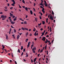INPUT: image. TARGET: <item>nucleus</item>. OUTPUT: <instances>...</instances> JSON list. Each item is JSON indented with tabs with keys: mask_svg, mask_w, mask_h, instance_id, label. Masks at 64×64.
Returning <instances> with one entry per match:
<instances>
[{
	"mask_svg": "<svg viewBox=\"0 0 64 64\" xmlns=\"http://www.w3.org/2000/svg\"><path fill=\"white\" fill-rule=\"evenodd\" d=\"M26 36L27 37V35H28V32H26Z\"/></svg>",
	"mask_w": 64,
	"mask_h": 64,
	"instance_id": "dca6fc26",
	"label": "nucleus"
},
{
	"mask_svg": "<svg viewBox=\"0 0 64 64\" xmlns=\"http://www.w3.org/2000/svg\"><path fill=\"white\" fill-rule=\"evenodd\" d=\"M18 52L20 53V50L19 49H18Z\"/></svg>",
	"mask_w": 64,
	"mask_h": 64,
	"instance_id": "cd10ccee",
	"label": "nucleus"
},
{
	"mask_svg": "<svg viewBox=\"0 0 64 64\" xmlns=\"http://www.w3.org/2000/svg\"><path fill=\"white\" fill-rule=\"evenodd\" d=\"M5 9H7V8H8V7H7V6H6L4 7Z\"/></svg>",
	"mask_w": 64,
	"mask_h": 64,
	"instance_id": "c756f323",
	"label": "nucleus"
},
{
	"mask_svg": "<svg viewBox=\"0 0 64 64\" xmlns=\"http://www.w3.org/2000/svg\"><path fill=\"white\" fill-rule=\"evenodd\" d=\"M30 43H31V42H29L28 43V45H30Z\"/></svg>",
	"mask_w": 64,
	"mask_h": 64,
	"instance_id": "7c9ffc66",
	"label": "nucleus"
},
{
	"mask_svg": "<svg viewBox=\"0 0 64 64\" xmlns=\"http://www.w3.org/2000/svg\"><path fill=\"white\" fill-rule=\"evenodd\" d=\"M10 17H12L13 15L12 14H11V13H10Z\"/></svg>",
	"mask_w": 64,
	"mask_h": 64,
	"instance_id": "0eeeda50",
	"label": "nucleus"
},
{
	"mask_svg": "<svg viewBox=\"0 0 64 64\" xmlns=\"http://www.w3.org/2000/svg\"><path fill=\"white\" fill-rule=\"evenodd\" d=\"M15 2H13V4H14H14H15Z\"/></svg>",
	"mask_w": 64,
	"mask_h": 64,
	"instance_id": "49530a36",
	"label": "nucleus"
},
{
	"mask_svg": "<svg viewBox=\"0 0 64 64\" xmlns=\"http://www.w3.org/2000/svg\"><path fill=\"white\" fill-rule=\"evenodd\" d=\"M10 20L11 22V21H12V20L11 19H10Z\"/></svg>",
	"mask_w": 64,
	"mask_h": 64,
	"instance_id": "4d7b16f0",
	"label": "nucleus"
},
{
	"mask_svg": "<svg viewBox=\"0 0 64 64\" xmlns=\"http://www.w3.org/2000/svg\"><path fill=\"white\" fill-rule=\"evenodd\" d=\"M22 2L23 3H25V1L24 0H22Z\"/></svg>",
	"mask_w": 64,
	"mask_h": 64,
	"instance_id": "c85d7f7f",
	"label": "nucleus"
},
{
	"mask_svg": "<svg viewBox=\"0 0 64 64\" xmlns=\"http://www.w3.org/2000/svg\"><path fill=\"white\" fill-rule=\"evenodd\" d=\"M46 48H47V44H46V46H45V49L46 50Z\"/></svg>",
	"mask_w": 64,
	"mask_h": 64,
	"instance_id": "393cba45",
	"label": "nucleus"
},
{
	"mask_svg": "<svg viewBox=\"0 0 64 64\" xmlns=\"http://www.w3.org/2000/svg\"><path fill=\"white\" fill-rule=\"evenodd\" d=\"M11 30H12V29L11 28H10V31L11 32Z\"/></svg>",
	"mask_w": 64,
	"mask_h": 64,
	"instance_id": "3c124183",
	"label": "nucleus"
},
{
	"mask_svg": "<svg viewBox=\"0 0 64 64\" xmlns=\"http://www.w3.org/2000/svg\"><path fill=\"white\" fill-rule=\"evenodd\" d=\"M43 49H42L40 50V52L41 53H42V52H43Z\"/></svg>",
	"mask_w": 64,
	"mask_h": 64,
	"instance_id": "ddd939ff",
	"label": "nucleus"
},
{
	"mask_svg": "<svg viewBox=\"0 0 64 64\" xmlns=\"http://www.w3.org/2000/svg\"><path fill=\"white\" fill-rule=\"evenodd\" d=\"M28 38H27L26 39V42H27V41H28Z\"/></svg>",
	"mask_w": 64,
	"mask_h": 64,
	"instance_id": "b1692460",
	"label": "nucleus"
},
{
	"mask_svg": "<svg viewBox=\"0 0 64 64\" xmlns=\"http://www.w3.org/2000/svg\"><path fill=\"white\" fill-rule=\"evenodd\" d=\"M24 24H27V22L25 21L24 22Z\"/></svg>",
	"mask_w": 64,
	"mask_h": 64,
	"instance_id": "bb28decb",
	"label": "nucleus"
},
{
	"mask_svg": "<svg viewBox=\"0 0 64 64\" xmlns=\"http://www.w3.org/2000/svg\"><path fill=\"white\" fill-rule=\"evenodd\" d=\"M40 8H42V9H44V8L43 7H42V6H40Z\"/></svg>",
	"mask_w": 64,
	"mask_h": 64,
	"instance_id": "e433bc0d",
	"label": "nucleus"
},
{
	"mask_svg": "<svg viewBox=\"0 0 64 64\" xmlns=\"http://www.w3.org/2000/svg\"><path fill=\"white\" fill-rule=\"evenodd\" d=\"M3 12H0V14H3Z\"/></svg>",
	"mask_w": 64,
	"mask_h": 64,
	"instance_id": "13d9d810",
	"label": "nucleus"
},
{
	"mask_svg": "<svg viewBox=\"0 0 64 64\" xmlns=\"http://www.w3.org/2000/svg\"><path fill=\"white\" fill-rule=\"evenodd\" d=\"M6 18H7V16H4V19H6Z\"/></svg>",
	"mask_w": 64,
	"mask_h": 64,
	"instance_id": "4468645a",
	"label": "nucleus"
},
{
	"mask_svg": "<svg viewBox=\"0 0 64 64\" xmlns=\"http://www.w3.org/2000/svg\"><path fill=\"white\" fill-rule=\"evenodd\" d=\"M43 30V28H41L40 29V30L41 31H42Z\"/></svg>",
	"mask_w": 64,
	"mask_h": 64,
	"instance_id": "e2e57ef3",
	"label": "nucleus"
},
{
	"mask_svg": "<svg viewBox=\"0 0 64 64\" xmlns=\"http://www.w3.org/2000/svg\"><path fill=\"white\" fill-rule=\"evenodd\" d=\"M11 28H14V27H13V26H12V25L11 26Z\"/></svg>",
	"mask_w": 64,
	"mask_h": 64,
	"instance_id": "8fccbe9b",
	"label": "nucleus"
},
{
	"mask_svg": "<svg viewBox=\"0 0 64 64\" xmlns=\"http://www.w3.org/2000/svg\"><path fill=\"white\" fill-rule=\"evenodd\" d=\"M41 24H42V23H40V24H38V25L39 26H40V25H41Z\"/></svg>",
	"mask_w": 64,
	"mask_h": 64,
	"instance_id": "a878e982",
	"label": "nucleus"
},
{
	"mask_svg": "<svg viewBox=\"0 0 64 64\" xmlns=\"http://www.w3.org/2000/svg\"><path fill=\"white\" fill-rule=\"evenodd\" d=\"M52 15H53V14H54V12H53V10H52Z\"/></svg>",
	"mask_w": 64,
	"mask_h": 64,
	"instance_id": "1a4fd4ad",
	"label": "nucleus"
},
{
	"mask_svg": "<svg viewBox=\"0 0 64 64\" xmlns=\"http://www.w3.org/2000/svg\"><path fill=\"white\" fill-rule=\"evenodd\" d=\"M36 59H37V58H36L34 60V62H36Z\"/></svg>",
	"mask_w": 64,
	"mask_h": 64,
	"instance_id": "20e7f679",
	"label": "nucleus"
},
{
	"mask_svg": "<svg viewBox=\"0 0 64 64\" xmlns=\"http://www.w3.org/2000/svg\"><path fill=\"white\" fill-rule=\"evenodd\" d=\"M48 40L47 39H46V41H45L44 42L45 43H46V44L47 43V42H48Z\"/></svg>",
	"mask_w": 64,
	"mask_h": 64,
	"instance_id": "7ed1b4c3",
	"label": "nucleus"
},
{
	"mask_svg": "<svg viewBox=\"0 0 64 64\" xmlns=\"http://www.w3.org/2000/svg\"><path fill=\"white\" fill-rule=\"evenodd\" d=\"M26 57H28V55L27 54V52L26 53Z\"/></svg>",
	"mask_w": 64,
	"mask_h": 64,
	"instance_id": "4be33fe9",
	"label": "nucleus"
},
{
	"mask_svg": "<svg viewBox=\"0 0 64 64\" xmlns=\"http://www.w3.org/2000/svg\"><path fill=\"white\" fill-rule=\"evenodd\" d=\"M46 16H48V14L47 13H46V14L45 15Z\"/></svg>",
	"mask_w": 64,
	"mask_h": 64,
	"instance_id": "680f3d73",
	"label": "nucleus"
},
{
	"mask_svg": "<svg viewBox=\"0 0 64 64\" xmlns=\"http://www.w3.org/2000/svg\"><path fill=\"white\" fill-rule=\"evenodd\" d=\"M17 39H18L19 37H20V36H19V35H18L17 36Z\"/></svg>",
	"mask_w": 64,
	"mask_h": 64,
	"instance_id": "9b49d317",
	"label": "nucleus"
},
{
	"mask_svg": "<svg viewBox=\"0 0 64 64\" xmlns=\"http://www.w3.org/2000/svg\"><path fill=\"white\" fill-rule=\"evenodd\" d=\"M25 52V48H24L23 50V52Z\"/></svg>",
	"mask_w": 64,
	"mask_h": 64,
	"instance_id": "58836bf2",
	"label": "nucleus"
},
{
	"mask_svg": "<svg viewBox=\"0 0 64 64\" xmlns=\"http://www.w3.org/2000/svg\"><path fill=\"white\" fill-rule=\"evenodd\" d=\"M42 35H44V33H43V32H42Z\"/></svg>",
	"mask_w": 64,
	"mask_h": 64,
	"instance_id": "69168bd1",
	"label": "nucleus"
},
{
	"mask_svg": "<svg viewBox=\"0 0 64 64\" xmlns=\"http://www.w3.org/2000/svg\"><path fill=\"white\" fill-rule=\"evenodd\" d=\"M12 0V2H15V1L14 0Z\"/></svg>",
	"mask_w": 64,
	"mask_h": 64,
	"instance_id": "c03bdc74",
	"label": "nucleus"
},
{
	"mask_svg": "<svg viewBox=\"0 0 64 64\" xmlns=\"http://www.w3.org/2000/svg\"><path fill=\"white\" fill-rule=\"evenodd\" d=\"M53 41H54V40H52V43L53 42Z\"/></svg>",
	"mask_w": 64,
	"mask_h": 64,
	"instance_id": "0e129e2a",
	"label": "nucleus"
},
{
	"mask_svg": "<svg viewBox=\"0 0 64 64\" xmlns=\"http://www.w3.org/2000/svg\"><path fill=\"white\" fill-rule=\"evenodd\" d=\"M24 30H27L28 31V29L27 28H24Z\"/></svg>",
	"mask_w": 64,
	"mask_h": 64,
	"instance_id": "412c9836",
	"label": "nucleus"
},
{
	"mask_svg": "<svg viewBox=\"0 0 64 64\" xmlns=\"http://www.w3.org/2000/svg\"><path fill=\"white\" fill-rule=\"evenodd\" d=\"M11 23L12 25H14V24H15V22H13V21L11 22Z\"/></svg>",
	"mask_w": 64,
	"mask_h": 64,
	"instance_id": "f03ea898",
	"label": "nucleus"
},
{
	"mask_svg": "<svg viewBox=\"0 0 64 64\" xmlns=\"http://www.w3.org/2000/svg\"><path fill=\"white\" fill-rule=\"evenodd\" d=\"M30 12L31 14L32 15L33 14V12L32 10H30Z\"/></svg>",
	"mask_w": 64,
	"mask_h": 64,
	"instance_id": "9d476101",
	"label": "nucleus"
},
{
	"mask_svg": "<svg viewBox=\"0 0 64 64\" xmlns=\"http://www.w3.org/2000/svg\"><path fill=\"white\" fill-rule=\"evenodd\" d=\"M15 17V16H12V18H14Z\"/></svg>",
	"mask_w": 64,
	"mask_h": 64,
	"instance_id": "72a5a7b5",
	"label": "nucleus"
},
{
	"mask_svg": "<svg viewBox=\"0 0 64 64\" xmlns=\"http://www.w3.org/2000/svg\"><path fill=\"white\" fill-rule=\"evenodd\" d=\"M44 8H43L42 10V12H43L44 14V13H45V11H44Z\"/></svg>",
	"mask_w": 64,
	"mask_h": 64,
	"instance_id": "f257e3e1",
	"label": "nucleus"
},
{
	"mask_svg": "<svg viewBox=\"0 0 64 64\" xmlns=\"http://www.w3.org/2000/svg\"><path fill=\"white\" fill-rule=\"evenodd\" d=\"M4 16L3 15H1V18H4Z\"/></svg>",
	"mask_w": 64,
	"mask_h": 64,
	"instance_id": "f3484780",
	"label": "nucleus"
},
{
	"mask_svg": "<svg viewBox=\"0 0 64 64\" xmlns=\"http://www.w3.org/2000/svg\"><path fill=\"white\" fill-rule=\"evenodd\" d=\"M14 33H16V30H15V29L14 28Z\"/></svg>",
	"mask_w": 64,
	"mask_h": 64,
	"instance_id": "f8f14e48",
	"label": "nucleus"
},
{
	"mask_svg": "<svg viewBox=\"0 0 64 64\" xmlns=\"http://www.w3.org/2000/svg\"><path fill=\"white\" fill-rule=\"evenodd\" d=\"M6 39H7V40H8V36L6 37Z\"/></svg>",
	"mask_w": 64,
	"mask_h": 64,
	"instance_id": "79ce46f5",
	"label": "nucleus"
},
{
	"mask_svg": "<svg viewBox=\"0 0 64 64\" xmlns=\"http://www.w3.org/2000/svg\"><path fill=\"white\" fill-rule=\"evenodd\" d=\"M45 37H43L42 38H43V39L44 40V41H45Z\"/></svg>",
	"mask_w": 64,
	"mask_h": 64,
	"instance_id": "39448f33",
	"label": "nucleus"
},
{
	"mask_svg": "<svg viewBox=\"0 0 64 64\" xmlns=\"http://www.w3.org/2000/svg\"><path fill=\"white\" fill-rule=\"evenodd\" d=\"M50 44H51V42H50V43H48V45H50Z\"/></svg>",
	"mask_w": 64,
	"mask_h": 64,
	"instance_id": "6e6d98bb",
	"label": "nucleus"
},
{
	"mask_svg": "<svg viewBox=\"0 0 64 64\" xmlns=\"http://www.w3.org/2000/svg\"><path fill=\"white\" fill-rule=\"evenodd\" d=\"M22 33H20L19 34L20 35H21V34H22Z\"/></svg>",
	"mask_w": 64,
	"mask_h": 64,
	"instance_id": "bf43d9fd",
	"label": "nucleus"
},
{
	"mask_svg": "<svg viewBox=\"0 0 64 64\" xmlns=\"http://www.w3.org/2000/svg\"><path fill=\"white\" fill-rule=\"evenodd\" d=\"M32 51V52H33V53H35V50H33Z\"/></svg>",
	"mask_w": 64,
	"mask_h": 64,
	"instance_id": "a19ab883",
	"label": "nucleus"
},
{
	"mask_svg": "<svg viewBox=\"0 0 64 64\" xmlns=\"http://www.w3.org/2000/svg\"><path fill=\"white\" fill-rule=\"evenodd\" d=\"M15 63H16V64H17V62H16V61H15Z\"/></svg>",
	"mask_w": 64,
	"mask_h": 64,
	"instance_id": "774afa93",
	"label": "nucleus"
},
{
	"mask_svg": "<svg viewBox=\"0 0 64 64\" xmlns=\"http://www.w3.org/2000/svg\"><path fill=\"white\" fill-rule=\"evenodd\" d=\"M2 47L3 49H4V48H5V46H4V45H2Z\"/></svg>",
	"mask_w": 64,
	"mask_h": 64,
	"instance_id": "a211bd4d",
	"label": "nucleus"
},
{
	"mask_svg": "<svg viewBox=\"0 0 64 64\" xmlns=\"http://www.w3.org/2000/svg\"><path fill=\"white\" fill-rule=\"evenodd\" d=\"M11 5L12 6H15V5H14V4H12Z\"/></svg>",
	"mask_w": 64,
	"mask_h": 64,
	"instance_id": "4c0bfd02",
	"label": "nucleus"
},
{
	"mask_svg": "<svg viewBox=\"0 0 64 64\" xmlns=\"http://www.w3.org/2000/svg\"><path fill=\"white\" fill-rule=\"evenodd\" d=\"M4 11H8V10L4 9Z\"/></svg>",
	"mask_w": 64,
	"mask_h": 64,
	"instance_id": "a18cd8bd",
	"label": "nucleus"
},
{
	"mask_svg": "<svg viewBox=\"0 0 64 64\" xmlns=\"http://www.w3.org/2000/svg\"><path fill=\"white\" fill-rule=\"evenodd\" d=\"M54 16L53 17V16H52L51 17V19H54Z\"/></svg>",
	"mask_w": 64,
	"mask_h": 64,
	"instance_id": "473e14b6",
	"label": "nucleus"
},
{
	"mask_svg": "<svg viewBox=\"0 0 64 64\" xmlns=\"http://www.w3.org/2000/svg\"><path fill=\"white\" fill-rule=\"evenodd\" d=\"M4 50L6 52H7V50H6V49H4Z\"/></svg>",
	"mask_w": 64,
	"mask_h": 64,
	"instance_id": "603ef678",
	"label": "nucleus"
},
{
	"mask_svg": "<svg viewBox=\"0 0 64 64\" xmlns=\"http://www.w3.org/2000/svg\"><path fill=\"white\" fill-rule=\"evenodd\" d=\"M46 52L47 55H48V50L46 51Z\"/></svg>",
	"mask_w": 64,
	"mask_h": 64,
	"instance_id": "f704fd0d",
	"label": "nucleus"
},
{
	"mask_svg": "<svg viewBox=\"0 0 64 64\" xmlns=\"http://www.w3.org/2000/svg\"><path fill=\"white\" fill-rule=\"evenodd\" d=\"M30 36H32V34H30Z\"/></svg>",
	"mask_w": 64,
	"mask_h": 64,
	"instance_id": "338daca9",
	"label": "nucleus"
},
{
	"mask_svg": "<svg viewBox=\"0 0 64 64\" xmlns=\"http://www.w3.org/2000/svg\"><path fill=\"white\" fill-rule=\"evenodd\" d=\"M30 46V45L28 44L27 45V48H29Z\"/></svg>",
	"mask_w": 64,
	"mask_h": 64,
	"instance_id": "2f4dec72",
	"label": "nucleus"
},
{
	"mask_svg": "<svg viewBox=\"0 0 64 64\" xmlns=\"http://www.w3.org/2000/svg\"><path fill=\"white\" fill-rule=\"evenodd\" d=\"M53 34V33L52 32L51 33H50V35H52V34Z\"/></svg>",
	"mask_w": 64,
	"mask_h": 64,
	"instance_id": "09e8293b",
	"label": "nucleus"
},
{
	"mask_svg": "<svg viewBox=\"0 0 64 64\" xmlns=\"http://www.w3.org/2000/svg\"><path fill=\"white\" fill-rule=\"evenodd\" d=\"M36 30V29L35 28H34V29L33 30V31H34V32H35V31Z\"/></svg>",
	"mask_w": 64,
	"mask_h": 64,
	"instance_id": "6ab92c4d",
	"label": "nucleus"
},
{
	"mask_svg": "<svg viewBox=\"0 0 64 64\" xmlns=\"http://www.w3.org/2000/svg\"><path fill=\"white\" fill-rule=\"evenodd\" d=\"M50 17V14H49L48 16V18H49Z\"/></svg>",
	"mask_w": 64,
	"mask_h": 64,
	"instance_id": "de8ad7c7",
	"label": "nucleus"
},
{
	"mask_svg": "<svg viewBox=\"0 0 64 64\" xmlns=\"http://www.w3.org/2000/svg\"><path fill=\"white\" fill-rule=\"evenodd\" d=\"M22 30H25V28H22Z\"/></svg>",
	"mask_w": 64,
	"mask_h": 64,
	"instance_id": "aec40b11",
	"label": "nucleus"
},
{
	"mask_svg": "<svg viewBox=\"0 0 64 64\" xmlns=\"http://www.w3.org/2000/svg\"><path fill=\"white\" fill-rule=\"evenodd\" d=\"M35 21H36V22H37V18H35Z\"/></svg>",
	"mask_w": 64,
	"mask_h": 64,
	"instance_id": "864d4df0",
	"label": "nucleus"
},
{
	"mask_svg": "<svg viewBox=\"0 0 64 64\" xmlns=\"http://www.w3.org/2000/svg\"><path fill=\"white\" fill-rule=\"evenodd\" d=\"M42 24H44L45 23V22H44V21H42Z\"/></svg>",
	"mask_w": 64,
	"mask_h": 64,
	"instance_id": "2eb2a0df",
	"label": "nucleus"
},
{
	"mask_svg": "<svg viewBox=\"0 0 64 64\" xmlns=\"http://www.w3.org/2000/svg\"><path fill=\"white\" fill-rule=\"evenodd\" d=\"M16 19H17V17H16L13 20L14 21H15L16 20Z\"/></svg>",
	"mask_w": 64,
	"mask_h": 64,
	"instance_id": "6e6552de",
	"label": "nucleus"
},
{
	"mask_svg": "<svg viewBox=\"0 0 64 64\" xmlns=\"http://www.w3.org/2000/svg\"><path fill=\"white\" fill-rule=\"evenodd\" d=\"M41 16H40V19H42V18H41Z\"/></svg>",
	"mask_w": 64,
	"mask_h": 64,
	"instance_id": "ea45409f",
	"label": "nucleus"
},
{
	"mask_svg": "<svg viewBox=\"0 0 64 64\" xmlns=\"http://www.w3.org/2000/svg\"><path fill=\"white\" fill-rule=\"evenodd\" d=\"M23 46H22L21 47V50H23Z\"/></svg>",
	"mask_w": 64,
	"mask_h": 64,
	"instance_id": "5701e85b",
	"label": "nucleus"
},
{
	"mask_svg": "<svg viewBox=\"0 0 64 64\" xmlns=\"http://www.w3.org/2000/svg\"><path fill=\"white\" fill-rule=\"evenodd\" d=\"M13 8V7H11V8H10V9L12 10V8Z\"/></svg>",
	"mask_w": 64,
	"mask_h": 64,
	"instance_id": "37998d69",
	"label": "nucleus"
},
{
	"mask_svg": "<svg viewBox=\"0 0 64 64\" xmlns=\"http://www.w3.org/2000/svg\"><path fill=\"white\" fill-rule=\"evenodd\" d=\"M27 17H28V15H26V18H27Z\"/></svg>",
	"mask_w": 64,
	"mask_h": 64,
	"instance_id": "052dcab7",
	"label": "nucleus"
},
{
	"mask_svg": "<svg viewBox=\"0 0 64 64\" xmlns=\"http://www.w3.org/2000/svg\"><path fill=\"white\" fill-rule=\"evenodd\" d=\"M24 9L26 11H28V8H27V7H26Z\"/></svg>",
	"mask_w": 64,
	"mask_h": 64,
	"instance_id": "423d86ee",
	"label": "nucleus"
},
{
	"mask_svg": "<svg viewBox=\"0 0 64 64\" xmlns=\"http://www.w3.org/2000/svg\"><path fill=\"white\" fill-rule=\"evenodd\" d=\"M45 6L46 7H47V4H45Z\"/></svg>",
	"mask_w": 64,
	"mask_h": 64,
	"instance_id": "c9c22d12",
	"label": "nucleus"
},
{
	"mask_svg": "<svg viewBox=\"0 0 64 64\" xmlns=\"http://www.w3.org/2000/svg\"><path fill=\"white\" fill-rule=\"evenodd\" d=\"M31 61L32 62H33V60L32 59V60H31Z\"/></svg>",
	"mask_w": 64,
	"mask_h": 64,
	"instance_id": "5fc2aeb1",
	"label": "nucleus"
}]
</instances>
